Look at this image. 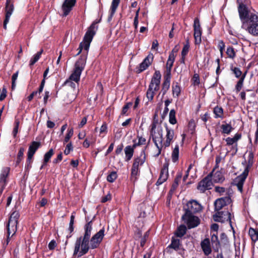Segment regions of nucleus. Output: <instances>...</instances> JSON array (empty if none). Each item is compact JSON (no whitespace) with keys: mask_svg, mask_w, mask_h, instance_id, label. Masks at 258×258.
Masks as SVG:
<instances>
[{"mask_svg":"<svg viewBox=\"0 0 258 258\" xmlns=\"http://www.w3.org/2000/svg\"><path fill=\"white\" fill-rule=\"evenodd\" d=\"M211 242L213 249L216 251H218L220 248V243L218 240L217 234H211Z\"/></svg>","mask_w":258,"mask_h":258,"instance_id":"26","label":"nucleus"},{"mask_svg":"<svg viewBox=\"0 0 258 258\" xmlns=\"http://www.w3.org/2000/svg\"><path fill=\"white\" fill-rule=\"evenodd\" d=\"M187 208L185 213L193 214L200 212L202 210V206L197 201L192 200L188 202L186 204Z\"/></svg>","mask_w":258,"mask_h":258,"instance_id":"18","label":"nucleus"},{"mask_svg":"<svg viewBox=\"0 0 258 258\" xmlns=\"http://www.w3.org/2000/svg\"><path fill=\"white\" fill-rule=\"evenodd\" d=\"M19 217L20 214L18 211H14L11 213L7 224V239L6 243H4V246H6L8 244L10 238L12 237L17 231V224Z\"/></svg>","mask_w":258,"mask_h":258,"instance_id":"3","label":"nucleus"},{"mask_svg":"<svg viewBox=\"0 0 258 258\" xmlns=\"http://www.w3.org/2000/svg\"><path fill=\"white\" fill-rule=\"evenodd\" d=\"M249 234L252 241H256L258 239V232L253 228L249 230Z\"/></svg>","mask_w":258,"mask_h":258,"instance_id":"42","label":"nucleus"},{"mask_svg":"<svg viewBox=\"0 0 258 258\" xmlns=\"http://www.w3.org/2000/svg\"><path fill=\"white\" fill-rule=\"evenodd\" d=\"M42 50L38 52L36 54H35L31 59L30 61V66L34 65L39 59L40 55L42 53Z\"/></svg>","mask_w":258,"mask_h":258,"instance_id":"40","label":"nucleus"},{"mask_svg":"<svg viewBox=\"0 0 258 258\" xmlns=\"http://www.w3.org/2000/svg\"><path fill=\"white\" fill-rule=\"evenodd\" d=\"M215 190L216 192L219 194L220 196L223 195L224 193H227L226 189L223 187L215 186Z\"/></svg>","mask_w":258,"mask_h":258,"instance_id":"47","label":"nucleus"},{"mask_svg":"<svg viewBox=\"0 0 258 258\" xmlns=\"http://www.w3.org/2000/svg\"><path fill=\"white\" fill-rule=\"evenodd\" d=\"M182 173L179 172L177 174L176 178L174 179V182L172 185L171 190H174L178 186L179 182H180L182 177Z\"/></svg>","mask_w":258,"mask_h":258,"instance_id":"35","label":"nucleus"},{"mask_svg":"<svg viewBox=\"0 0 258 258\" xmlns=\"http://www.w3.org/2000/svg\"><path fill=\"white\" fill-rule=\"evenodd\" d=\"M48 73V68L46 69V70L44 71V73L43 74V78H44L41 82V84L40 85L39 90H38L39 93H41L43 91V87L44 86L45 83V80L47 78L46 77H47V75Z\"/></svg>","mask_w":258,"mask_h":258,"instance_id":"41","label":"nucleus"},{"mask_svg":"<svg viewBox=\"0 0 258 258\" xmlns=\"http://www.w3.org/2000/svg\"><path fill=\"white\" fill-rule=\"evenodd\" d=\"M194 38L196 44H200L201 42L202 29L200 23V20L198 18L194 20Z\"/></svg>","mask_w":258,"mask_h":258,"instance_id":"15","label":"nucleus"},{"mask_svg":"<svg viewBox=\"0 0 258 258\" xmlns=\"http://www.w3.org/2000/svg\"><path fill=\"white\" fill-rule=\"evenodd\" d=\"M171 76L165 75L164 76V81L162 85V92L163 95H164L168 90L170 87Z\"/></svg>","mask_w":258,"mask_h":258,"instance_id":"27","label":"nucleus"},{"mask_svg":"<svg viewBox=\"0 0 258 258\" xmlns=\"http://www.w3.org/2000/svg\"><path fill=\"white\" fill-rule=\"evenodd\" d=\"M89 239L82 237L78 238L75 243L74 254H78V257L85 254L89 249Z\"/></svg>","mask_w":258,"mask_h":258,"instance_id":"6","label":"nucleus"},{"mask_svg":"<svg viewBox=\"0 0 258 258\" xmlns=\"http://www.w3.org/2000/svg\"><path fill=\"white\" fill-rule=\"evenodd\" d=\"M86 61V57H81L75 63V68L70 76L69 79L78 83L80 81V76L82 71L84 70Z\"/></svg>","mask_w":258,"mask_h":258,"instance_id":"7","label":"nucleus"},{"mask_svg":"<svg viewBox=\"0 0 258 258\" xmlns=\"http://www.w3.org/2000/svg\"><path fill=\"white\" fill-rule=\"evenodd\" d=\"M153 54L151 53H150L144 59L143 61L140 64V72H142L145 70L151 64L153 61Z\"/></svg>","mask_w":258,"mask_h":258,"instance_id":"22","label":"nucleus"},{"mask_svg":"<svg viewBox=\"0 0 258 258\" xmlns=\"http://www.w3.org/2000/svg\"><path fill=\"white\" fill-rule=\"evenodd\" d=\"M107 127L106 123H103L100 128V134H105L107 132Z\"/></svg>","mask_w":258,"mask_h":258,"instance_id":"61","label":"nucleus"},{"mask_svg":"<svg viewBox=\"0 0 258 258\" xmlns=\"http://www.w3.org/2000/svg\"><path fill=\"white\" fill-rule=\"evenodd\" d=\"M233 72L234 74H235V77L236 78H239V77H240V76L242 74L241 71L239 70V69H238L237 68H235L233 70Z\"/></svg>","mask_w":258,"mask_h":258,"instance_id":"60","label":"nucleus"},{"mask_svg":"<svg viewBox=\"0 0 258 258\" xmlns=\"http://www.w3.org/2000/svg\"><path fill=\"white\" fill-rule=\"evenodd\" d=\"M73 134L74 131L73 128H71L69 130H68V133L65 137L64 142L65 143H67L69 141L70 138L73 136Z\"/></svg>","mask_w":258,"mask_h":258,"instance_id":"49","label":"nucleus"},{"mask_svg":"<svg viewBox=\"0 0 258 258\" xmlns=\"http://www.w3.org/2000/svg\"><path fill=\"white\" fill-rule=\"evenodd\" d=\"M212 185L211 176L209 174L199 183L197 188L201 192H204L206 190L211 189Z\"/></svg>","mask_w":258,"mask_h":258,"instance_id":"17","label":"nucleus"},{"mask_svg":"<svg viewBox=\"0 0 258 258\" xmlns=\"http://www.w3.org/2000/svg\"><path fill=\"white\" fill-rule=\"evenodd\" d=\"M76 0H65L63 2L61 9L63 12L62 16H67L70 11L72 10L73 7L75 6Z\"/></svg>","mask_w":258,"mask_h":258,"instance_id":"20","label":"nucleus"},{"mask_svg":"<svg viewBox=\"0 0 258 258\" xmlns=\"http://www.w3.org/2000/svg\"><path fill=\"white\" fill-rule=\"evenodd\" d=\"M240 19L242 22L241 28L253 36L258 35V16L253 12L248 10L243 4L238 8Z\"/></svg>","mask_w":258,"mask_h":258,"instance_id":"1","label":"nucleus"},{"mask_svg":"<svg viewBox=\"0 0 258 258\" xmlns=\"http://www.w3.org/2000/svg\"><path fill=\"white\" fill-rule=\"evenodd\" d=\"M7 93V89L5 87H4L3 88L2 92L0 95V101H3L6 97Z\"/></svg>","mask_w":258,"mask_h":258,"instance_id":"56","label":"nucleus"},{"mask_svg":"<svg viewBox=\"0 0 258 258\" xmlns=\"http://www.w3.org/2000/svg\"><path fill=\"white\" fill-rule=\"evenodd\" d=\"M168 176V167L166 165H164L160 172V175L158 178L156 185H159L163 183L166 180Z\"/></svg>","mask_w":258,"mask_h":258,"instance_id":"23","label":"nucleus"},{"mask_svg":"<svg viewBox=\"0 0 258 258\" xmlns=\"http://www.w3.org/2000/svg\"><path fill=\"white\" fill-rule=\"evenodd\" d=\"M222 133L224 134L229 135L232 132L233 127L230 124H223L221 126Z\"/></svg>","mask_w":258,"mask_h":258,"instance_id":"33","label":"nucleus"},{"mask_svg":"<svg viewBox=\"0 0 258 258\" xmlns=\"http://www.w3.org/2000/svg\"><path fill=\"white\" fill-rule=\"evenodd\" d=\"M120 1V0H112L110 7V14L109 17H108V21H110L111 20L119 5Z\"/></svg>","mask_w":258,"mask_h":258,"instance_id":"30","label":"nucleus"},{"mask_svg":"<svg viewBox=\"0 0 258 258\" xmlns=\"http://www.w3.org/2000/svg\"><path fill=\"white\" fill-rule=\"evenodd\" d=\"M246 73H244L240 78V80L238 81L237 84L235 86V89L236 91L238 92L240 91V90L241 89L242 86H243V83L244 80V78L245 77Z\"/></svg>","mask_w":258,"mask_h":258,"instance_id":"39","label":"nucleus"},{"mask_svg":"<svg viewBox=\"0 0 258 258\" xmlns=\"http://www.w3.org/2000/svg\"><path fill=\"white\" fill-rule=\"evenodd\" d=\"M149 231H147L144 234V237L142 238L141 241V245L142 246H143L146 242V238L149 236Z\"/></svg>","mask_w":258,"mask_h":258,"instance_id":"58","label":"nucleus"},{"mask_svg":"<svg viewBox=\"0 0 258 258\" xmlns=\"http://www.w3.org/2000/svg\"><path fill=\"white\" fill-rule=\"evenodd\" d=\"M116 172H112L107 177V180L110 182H113L117 178Z\"/></svg>","mask_w":258,"mask_h":258,"instance_id":"46","label":"nucleus"},{"mask_svg":"<svg viewBox=\"0 0 258 258\" xmlns=\"http://www.w3.org/2000/svg\"><path fill=\"white\" fill-rule=\"evenodd\" d=\"M24 151H25V148L24 147H21L19 149V150L18 153L17 157H20V158H22L23 159Z\"/></svg>","mask_w":258,"mask_h":258,"instance_id":"62","label":"nucleus"},{"mask_svg":"<svg viewBox=\"0 0 258 258\" xmlns=\"http://www.w3.org/2000/svg\"><path fill=\"white\" fill-rule=\"evenodd\" d=\"M218 48L220 51L221 55L222 56L223 54V51L225 49V46L224 42L222 40L219 41L218 42Z\"/></svg>","mask_w":258,"mask_h":258,"instance_id":"52","label":"nucleus"},{"mask_svg":"<svg viewBox=\"0 0 258 258\" xmlns=\"http://www.w3.org/2000/svg\"><path fill=\"white\" fill-rule=\"evenodd\" d=\"M10 171V168L8 167H3L1 170L0 174V196L7 185V178L9 174Z\"/></svg>","mask_w":258,"mask_h":258,"instance_id":"14","label":"nucleus"},{"mask_svg":"<svg viewBox=\"0 0 258 258\" xmlns=\"http://www.w3.org/2000/svg\"><path fill=\"white\" fill-rule=\"evenodd\" d=\"M248 173V168L246 167L244 171L239 176H237L234 180L235 184L237 186L238 189L242 192L243 183L247 177Z\"/></svg>","mask_w":258,"mask_h":258,"instance_id":"19","label":"nucleus"},{"mask_svg":"<svg viewBox=\"0 0 258 258\" xmlns=\"http://www.w3.org/2000/svg\"><path fill=\"white\" fill-rule=\"evenodd\" d=\"M132 102L127 103L123 107L121 113L122 114H125L128 109L132 106Z\"/></svg>","mask_w":258,"mask_h":258,"instance_id":"50","label":"nucleus"},{"mask_svg":"<svg viewBox=\"0 0 258 258\" xmlns=\"http://www.w3.org/2000/svg\"><path fill=\"white\" fill-rule=\"evenodd\" d=\"M137 146L136 144H134L133 147L131 146H126L124 149L125 155V160L128 161L131 159L134 154V149Z\"/></svg>","mask_w":258,"mask_h":258,"instance_id":"28","label":"nucleus"},{"mask_svg":"<svg viewBox=\"0 0 258 258\" xmlns=\"http://www.w3.org/2000/svg\"><path fill=\"white\" fill-rule=\"evenodd\" d=\"M174 137V130L171 128L166 126V135L165 138H162V142L161 144L158 145L157 147V152L155 155V156H158L161 154V150L163 147L166 148L169 147L172 143Z\"/></svg>","mask_w":258,"mask_h":258,"instance_id":"9","label":"nucleus"},{"mask_svg":"<svg viewBox=\"0 0 258 258\" xmlns=\"http://www.w3.org/2000/svg\"><path fill=\"white\" fill-rule=\"evenodd\" d=\"M10 16H7V15H5V19L4 20V25H3V27L6 30L7 29V24L9 23V20H10Z\"/></svg>","mask_w":258,"mask_h":258,"instance_id":"64","label":"nucleus"},{"mask_svg":"<svg viewBox=\"0 0 258 258\" xmlns=\"http://www.w3.org/2000/svg\"><path fill=\"white\" fill-rule=\"evenodd\" d=\"M179 157V147L176 145L172 153L171 158L173 162H175L178 161Z\"/></svg>","mask_w":258,"mask_h":258,"instance_id":"34","label":"nucleus"},{"mask_svg":"<svg viewBox=\"0 0 258 258\" xmlns=\"http://www.w3.org/2000/svg\"><path fill=\"white\" fill-rule=\"evenodd\" d=\"M186 228L184 225H180L177 229L176 235L177 237H181L186 233Z\"/></svg>","mask_w":258,"mask_h":258,"instance_id":"37","label":"nucleus"},{"mask_svg":"<svg viewBox=\"0 0 258 258\" xmlns=\"http://www.w3.org/2000/svg\"><path fill=\"white\" fill-rule=\"evenodd\" d=\"M210 174H211V177H212L213 180L215 182H222L225 180V177L222 171L216 170L214 169Z\"/></svg>","mask_w":258,"mask_h":258,"instance_id":"21","label":"nucleus"},{"mask_svg":"<svg viewBox=\"0 0 258 258\" xmlns=\"http://www.w3.org/2000/svg\"><path fill=\"white\" fill-rule=\"evenodd\" d=\"M85 228V233L83 238L85 239H90V235L91 234V231L92 230V221H90L87 223L84 227Z\"/></svg>","mask_w":258,"mask_h":258,"instance_id":"31","label":"nucleus"},{"mask_svg":"<svg viewBox=\"0 0 258 258\" xmlns=\"http://www.w3.org/2000/svg\"><path fill=\"white\" fill-rule=\"evenodd\" d=\"M201 247L204 253L208 255L211 253V248L210 246V240L208 238L205 239L201 242Z\"/></svg>","mask_w":258,"mask_h":258,"instance_id":"24","label":"nucleus"},{"mask_svg":"<svg viewBox=\"0 0 258 258\" xmlns=\"http://www.w3.org/2000/svg\"><path fill=\"white\" fill-rule=\"evenodd\" d=\"M40 146V143L36 141H33L30 145L27 153V158L26 163V167L27 169L31 167L33 156Z\"/></svg>","mask_w":258,"mask_h":258,"instance_id":"10","label":"nucleus"},{"mask_svg":"<svg viewBox=\"0 0 258 258\" xmlns=\"http://www.w3.org/2000/svg\"><path fill=\"white\" fill-rule=\"evenodd\" d=\"M180 93V88L178 84L176 83L175 85L172 86V93L173 96L175 95L178 97Z\"/></svg>","mask_w":258,"mask_h":258,"instance_id":"44","label":"nucleus"},{"mask_svg":"<svg viewBox=\"0 0 258 258\" xmlns=\"http://www.w3.org/2000/svg\"><path fill=\"white\" fill-rule=\"evenodd\" d=\"M19 125V121L18 120L15 121V125L13 131V135L14 137H16L18 132V127Z\"/></svg>","mask_w":258,"mask_h":258,"instance_id":"54","label":"nucleus"},{"mask_svg":"<svg viewBox=\"0 0 258 258\" xmlns=\"http://www.w3.org/2000/svg\"><path fill=\"white\" fill-rule=\"evenodd\" d=\"M14 10L13 0H7L5 7L6 15L11 17Z\"/></svg>","mask_w":258,"mask_h":258,"instance_id":"25","label":"nucleus"},{"mask_svg":"<svg viewBox=\"0 0 258 258\" xmlns=\"http://www.w3.org/2000/svg\"><path fill=\"white\" fill-rule=\"evenodd\" d=\"M161 75L159 71H156L154 74L146 95L148 99L152 100L154 97L155 92L159 89Z\"/></svg>","mask_w":258,"mask_h":258,"instance_id":"5","label":"nucleus"},{"mask_svg":"<svg viewBox=\"0 0 258 258\" xmlns=\"http://www.w3.org/2000/svg\"><path fill=\"white\" fill-rule=\"evenodd\" d=\"M214 113L215 118H223V110L222 107L216 106L214 109Z\"/></svg>","mask_w":258,"mask_h":258,"instance_id":"36","label":"nucleus"},{"mask_svg":"<svg viewBox=\"0 0 258 258\" xmlns=\"http://www.w3.org/2000/svg\"><path fill=\"white\" fill-rule=\"evenodd\" d=\"M231 215L228 211H217V212L213 215V219L215 221L224 223L225 222H229L231 225Z\"/></svg>","mask_w":258,"mask_h":258,"instance_id":"12","label":"nucleus"},{"mask_svg":"<svg viewBox=\"0 0 258 258\" xmlns=\"http://www.w3.org/2000/svg\"><path fill=\"white\" fill-rule=\"evenodd\" d=\"M189 47V46L188 44H187L184 46L181 52V55L182 57L185 56L187 54L188 51Z\"/></svg>","mask_w":258,"mask_h":258,"instance_id":"55","label":"nucleus"},{"mask_svg":"<svg viewBox=\"0 0 258 258\" xmlns=\"http://www.w3.org/2000/svg\"><path fill=\"white\" fill-rule=\"evenodd\" d=\"M96 29L97 27L95 24L93 23L86 32L83 41L80 43L78 49L79 51L77 55H79L82 52L83 49L88 51L93 36L95 34Z\"/></svg>","mask_w":258,"mask_h":258,"instance_id":"4","label":"nucleus"},{"mask_svg":"<svg viewBox=\"0 0 258 258\" xmlns=\"http://www.w3.org/2000/svg\"><path fill=\"white\" fill-rule=\"evenodd\" d=\"M150 134L156 147H158V145L162 142L163 130L158 121L156 113L154 114L153 121L150 126Z\"/></svg>","mask_w":258,"mask_h":258,"instance_id":"2","label":"nucleus"},{"mask_svg":"<svg viewBox=\"0 0 258 258\" xmlns=\"http://www.w3.org/2000/svg\"><path fill=\"white\" fill-rule=\"evenodd\" d=\"M104 228L100 230L90 239V247L92 249L97 248L102 241L104 236Z\"/></svg>","mask_w":258,"mask_h":258,"instance_id":"13","label":"nucleus"},{"mask_svg":"<svg viewBox=\"0 0 258 258\" xmlns=\"http://www.w3.org/2000/svg\"><path fill=\"white\" fill-rule=\"evenodd\" d=\"M192 81L195 85H198L200 84L199 76L198 74H196L194 75Z\"/></svg>","mask_w":258,"mask_h":258,"instance_id":"57","label":"nucleus"},{"mask_svg":"<svg viewBox=\"0 0 258 258\" xmlns=\"http://www.w3.org/2000/svg\"><path fill=\"white\" fill-rule=\"evenodd\" d=\"M74 219H75V216L73 214H72L71 216V220H70L69 228V230L70 231V232L71 233L74 230L73 225H74Z\"/></svg>","mask_w":258,"mask_h":258,"instance_id":"51","label":"nucleus"},{"mask_svg":"<svg viewBox=\"0 0 258 258\" xmlns=\"http://www.w3.org/2000/svg\"><path fill=\"white\" fill-rule=\"evenodd\" d=\"M146 160L145 153L144 151H142L140 156L135 159L131 170V180L135 182L137 179L139 175V167L142 166Z\"/></svg>","mask_w":258,"mask_h":258,"instance_id":"8","label":"nucleus"},{"mask_svg":"<svg viewBox=\"0 0 258 258\" xmlns=\"http://www.w3.org/2000/svg\"><path fill=\"white\" fill-rule=\"evenodd\" d=\"M231 202L232 200L229 194H228L226 197L217 199L214 203L215 210L219 211L224 206L231 204Z\"/></svg>","mask_w":258,"mask_h":258,"instance_id":"16","label":"nucleus"},{"mask_svg":"<svg viewBox=\"0 0 258 258\" xmlns=\"http://www.w3.org/2000/svg\"><path fill=\"white\" fill-rule=\"evenodd\" d=\"M19 72L17 71L15 73H14L12 77V88L14 89L16 87L15 82L17 79L18 76Z\"/></svg>","mask_w":258,"mask_h":258,"instance_id":"48","label":"nucleus"},{"mask_svg":"<svg viewBox=\"0 0 258 258\" xmlns=\"http://www.w3.org/2000/svg\"><path fill=\"white\" fill-rule=\"evenodd\" d=\"M146 139L142 137H139L138 139V143L137 144H136L137 145H144L145 144L146 142Z\"/></svg>","mask_w":258,"mask_h":258,"instance_id":"63","label":"nucleus"},{"mask_svg":"<svg viewBox=\"0 0 258 258\" xmlns=\"http://www.w3.org/2000/svg\"><path fill=\"white\" fill-rule=\"evenodd\" d=\"M182 220L186 224L189 229L198 226L200 224V219L192 214L185 213L182 217Z\"/></svg>","mask_w":258,"mask_h":258,"instance_id":"11","label":"nucleus"},{"mask_svg":"<svg viewBox=\"0 0 258 258\" xmlns=\"http://www.w3.org/2000/svg\"><path fill=\"white\" fill-rule=\"evenodd\" d=\"M241 138V135L240 134H236L233 138L228 137L225 139L227 145L230 146L232 145L240 140Z\"/></svg>","mask_w":258,"mask_h":258,"instance_id":"32","label":"nucleus"},{"mask_svg":"<svg viewBox=\"0 0 258 258\" xmlns=\"http://www.w3.org/2000/svg\"><path fill=\"white\" fill-rule=\"evenodd\" d=\"M175 60V55L169 54L168 59L166 63V74L171 76V70Z\"/></svg>","mask_w":258,"mask_h":258,"instance_id":"29","label":"nucleus"},{"mask_svg":"<svg viewBox=\"0 0 258 258\" xmlns=\"http://www.w3.org/2000/svg\"><path fill=\"white\" fill-rule=\"evenodd\" d=\"M73 146L71 143H69L67 144L66 149L64 151V153L66 155H68L71 151L73 150Z\"/></svg>","mask_w":258,"mask_h":258,"instance_id":"53","label":"nucleus"},{"mask_svg":"<svg viewBox=\"0 0 258 258\" xmlns=\"http://www.w3.org/2000/svg\"><path fill=\"white\" fill-rule=\"evenodd\" d=\"M73 81H71L70 79L66 81L65 82L66 85L70 86L72 88H75L76 86V83H73Z\"/></svg>","mask_w":258,"mask_h":258,"instance_id":"59","label":"nucleus"},{"mask_svg":"<svg viewBox=\"0 0 258 258\" xmlns=\"http://www.w3.org/2000/svg\"><path fill=\"white\" fill-rule=\"evenodd\" d=\"M180 245V240L177 238H172L171 243L169 246L174 249H177L179 248Z\"/></svg>","mask_w":258,"mask_h":258,"instance_id":"43","label":"nucleus"},{"mask_svg":"<svg viewBox=\"0 0 258 258\" xmlns=\"http://www.w3.org/2000/svg\"><path fill=\"white\" fill-rule=\"evenodd\" d=\"M226 53L228 57L233 58L235 56V52L234 48L231 47H228L226 50Z\"/></svg>","mask_w":258,"mask_h":258,"instance_id":"45","label":"nucleus"},{"mask_svg":"<svg viewBox=\"0 0 258 258\" xmlns=\"http://www.w3.org/2000/svg\"><path fill=\"white\" fill-rule=\"evenodd\" d=\"M175 113V111L174 109H171L169 112V121L172 124H175L177 122Z\"/></svg>","mask_w":258,"mask_h":258,"instance_id":"38","label":"nucleus"}]
</instances>
